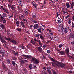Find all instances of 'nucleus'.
I'll return each mask as SVG.
<instances>
[{
    "mask_svg": "<svg viewBox=\"0 0 74 74\" xmlns=\"http://www.w3.org/2000/svg\"><path fill=\"white\" fill-rule=\"evenodd\" d=\"M30 42H31V43H32L33 44H36V42L32 40H31V41H30Z\"/></svg>",
    "mask_w": 74,
    "mask_h": 74,
    "instance_id": "obj_28",
    "label": "nucleus"
},
{
    "mask_svg": "<svg viewBox=\"0 0 74 74\" xmlns=\"http://www.w3.org/2000/svg\"><path fill=\"white\" fill-rule=\"evenodd\" d=\"M23 21H24V22H26V23L27 24L28 23V22H27V19H23Z\"/></svg>",
    "mask_w": 74,
    "mask_h": 74,
    "instance_id": "obj_39",
    "label": "nucleus"
},
{
    "mask_svg": "<svg viewBox=\"0 0 74 74\" xmlns=\"http://www.w3.org/2000/svg\"><path fill=\"white\" fill-rule=\"evenodd\" d=\"M1 16L3 18H5L7 16V15L5 13H3L2 14Z\"/></svg>",
    "mask_w": 74,
    "mask_h": 74,
    "instance_id": "obj_14",
    "label": "nucleus"
},
{
    "mask_svg": "<svg viewBox=\"0 0 74 74\" xmlns=\"http://www.w3.org/2000/svg\"><path fill=\"white\" fill-rule=\"evenodd\" d=\"M47 46V45H43V47H44V49H45V47H46Z\"/></svg>",
    "mask_w": 74,
    "mask_h": 74,
    "instance_id": "obj_59",
    "label": "nucleus"
},
{
    "mask_svg": "<svg viewBox=\"0 0 74 74\" xmlns=\"http://www.w3.org/2000/svg\"><path fill=\"white\" fill-rule=\"evenodd\" d=\"M3 23H5L6 22H7V21H6V20L5 19H4L3 20Z\"/></svg>",
    "mask_w": 74,
    "mask_h": 74,
    "instance_id": "obj_46",
    "label": "nucleus"
},
{
    "mask_svg": "<svg viewBox=\"0 0 74 74\" xmlns=\"http://www.w3.org/2000/svg\"><path fill=\"white\" fill-rule=\"evenodd\" d=\"M38 44L39 45L40 47H42V43L41 42V41H40V40H38Z\"/></svg>",
    "mask_w": 74,
    "mask_h": 74,
    "instance_id": "obj_10",
    "label": "nucleus"
},
{
    "mask_svg": "<svg viewBox=\"0 0 74 74\" xmlns=\"http://www.w3.org/2000/svg\"><path fill=\"white\" fill-rule=\"evenodd\" d=\"M63 45H64V44H61L59 46V48H62V47H63Z\"/></svg>",
    "mask_w": 74,
    "mask_h": 74,
    "instance_id": "obj_26",
    "label": "nucleus"
},
{
    "mask_svg": "<svg viewBox=\"0 0 74 74\" xmlns=\"http://www.w3.org/2000/svg\"><path fill=\"white\" fill-rule=\"evenodd\" d=\"M20 23L21 25V26L22 27H23V28H25L26 27V26H25V24L23 22L21 21Z\"/></svg>",
    "mask_w": 74,
    "mask_h": 74,
    "instance_id": "obj_6",
    "label": "nucleus"
},
{
    "mask_svg": "<svg viewBox=\"0 0 74 74\" xmlns=\"http://www.w3.org/2000/svg\"><path fill=\"white\" fill-rule=\"evenodd\" d=\"M45 58H46V57L44 55L42 57L43 59H45Z\"/></svg>",
    "mask_w": 74,
    "mask_h": 74,
    "instance_id": "obj_52",
    "label": "nucleus"
},
{
    "mask_svg": "<svg viewBox=\"0 0 74 74\" xmlns=\"http://www.w3.org/2000/svg\"><path fill=\"white\" fill-rule=\"evenodd\" d=\"M16 24L17 26H19V21H17V22H16Z\"/></svg>",
    "mask_w": 74,
    "mask_h": 74,
    "instance_id": "obj_29",
    "label": "nucleus"
},
{
    "mask_svg": "<svg viewBox=\"0 0 74 74\" xmlns=\"http://www.w3.org/2000/svg\"><path fill=\"white\" fill-rule=\"evenodd\" d=\"M24 12L25 13V15H28V10H25Z\"/></svg>",
    "mask_w": 74,
    "mask_h": 74,
    "instance_id": "obj_24",
    "label": "nucleus"
},
{
    "mask_svg": "<svg viewBox=\"0 0 74 74\" xmlns=\"http://www.w3.org/2000/svg\"><path fill=\"white\" fill-rule=\"evenodd\" d=\"M0 18H1V20H0L1 21H3V19H5L4 17H3L2 16H1Z\"/></svg>",
    "mask_w": 74,
    "mask_h": 74,
    "instance_id": "obj_33",
    "label": "nucleus"
},
{
    "mask_svg": "<svg viewBox=\"0 0 74 74\" xmlns=\"http://www.w3.org/2000/svg\"><path fill=\"white\" fill-rule=\"evenodd\" d=\"M0 26L2 29H4L5 26L3 24H1Z\"/></svg>",
    "mask_w": 74,
    "mask_h": 74,
    "instance_id": "obj_21",
    "label": "nucleus"
},
{
    "mask_svg": "<svg viewBox=\"0 0 74 74\" xmlns=\"http://www.w3.org/2000/svg\"><path fill=\"white\" fill-rule=\"evenodd\" d=\"M9 4L8 5V7H9V9H10V7L11 8V6L12 5H11V3H9Z\"/></svg>",
    "mask_w": 74,
    "mask_h": 74,
    "instance_id": "obj_23",
    "label": "nucleus"
},
{
    "mask_svg": "<svg viewBox=\"0 0 74 74\" xmlns=\"http://www.w3.org/2000/svg\"><path fill=\"white\" fill-rule=\"evenodd\" d=\"M51 62H53L54 63H55L56 61H55V60L53 58Z\"/></svg>",
    "mask_w": 74,
    "mask_h": 74,
    "instance_id": "obj_57",
    "label": "nucleus"
},
{
    "mask_svg": "<svg viewBox=\"0 0 74 74\" xmlns=\"http://www.w3.org/2000/svg\"><path fill=\"white\" fill-rule=\"evenodd\" d=\"M57 21L58 23H62V20L60 18H58L57 20Z\"/></svg>",
    "mask_w": 74,
    "mask_h": 74,
    "instance_id": "obj_15",
    "label": "nucleus"
},
{
    "mask_svg": "<svg viewBox=\"0 0 74 74\" xmlns=\"http://www.w3.org/2000/svg\"><path fill=\"white\" fill-rule=\"evenodd\" d=\"M58 36H55L53 37V39L54 40L56 41L58 40Z\"/></svg>",
    "mask_w": 74,
    "mask_h": 74,
    "instance_id": "obj_25",
    "label": "nucleus"
},
{
    "mask_svg": "<svg viewBox=\"0 0 74 74\" xmlns=\"http://www.w3.org/2000/svg\"><path fill=\"white\" fill-rule=\"evenodd\" d=\"M47 71H48L49 74H52V72H51V70L48 69L47 70Z\"/></svg>",
    "mask_w": 74,
    "mask_h": 74,
    "instance_id": "obj_30",
    "label": "nucleus"
},
{
    "mask_svg": "<svg viewBox=\"0 0 74 74\" xmlns=\"http://www.w3.org/2000/svg\"><path fill=\"white\" fill-rule=\"evenodd\" d=\"M58 30H60V27H58Z\"/></svg>",
    "mask_w": 74,
    "mask_h": 74,
    "instance_id": "obj_64",
    "label": "nucleus"
},
{
    "mask_svg": "<svg viewBox=\"0 0 74 74\" xmlns=\"http://www.w3.org/2000/svg\"><path fill=\"white\" fill-rule=\"evenodd\" d=\"M49 34L50 35H54V33L53 32H50V33H49Z\"/></svg>",
    "mask_w": 74,
    "mask_h": 74,
    "instance_id": "obj_58",
    "label": "nucleus"
},
{
    "mask_svg": "<svg viewBox=\"0 0 74 74\" xmlns=\"http://www.w3.org/2000/svg\"><path fill=\"white\" fill-rule=\"evenodd\" d=\"M22 56L23 57H24V58H27V59H29L31 62H34V64H36V65L37 64L38 65V64H39L40 61L38 60L37 59L35 58H33L32 57L30 56V55H25L24 54L22 55Z\"/></svg>",
    "mask_w": 74,
    "mask_h": 74,
    "instance_id": "obj_1",
    "label": "nucleus"
},
{
    "mask_svg": "<svg viewBox=\"0 0 74 74\" xmlns=\"http://www.w3.org/2000/svg\"><path fill=\"white\" fill-rule=\"evenodd\" d=\"M4 56H5V53L4 52H3L2 54V58H3V57H4Z\"/></svg>",
    "mask_w": 74,
    "mask_h": 74,
    "instance_id": "obj_31",
    "label": "nucleus"
},
{
    "mask_svg": "<svg viewBox=\"0 0 74 74\" xmlns=\"http://www.w3.org/2000/svg\"><path fill=\"white\" fill-rule=\"evenodd\" d=\"M11 8L12 10H13L14 12L15 11V6H14L12 5L11 6Z\"/></svg>",
    "mask_w": 74,
    "mask_h": 74,
    "instance_id": "obj_16",
    "label": "nucleus"
},
{
    "mask_svg": "<svg viewBox=\"0 0 74 74\" xmlns=\"http://www.w3.org/2000/svg\"><path fill=\"white\" fill-rule=\"evenodd\" d=\"M1 9H2V10H4L5 8H4V7L3 6H1Z\"/></svg>",
    "mask_w": 74,
    "mask_h": 74,
    "instance_id": "obj_61",
    "label": "nucleus"
},
{
    "mask_svg": "<svg viewBox=\"0 0 74 74\" xmlns=\"http://www.w3.org/2000/svg\"><path fill=\"white\" fill-rule=\"evenodd\" d=\"M61 29L62 31H64V28H63V27H61Z\"/></svg>",
    "mask_w": 74,
    "mask_h": 74,
    "instance_id": "obj_53",
    "label": "nucleus"
},
{
    "mask_svg": "<svg viewBox=\"0 0 74 74\" xmlns=\"http://www.w3.org/2000/svg\"><path fill=\"white\" fill-rule=\"evenodd\" d=\"M55 63L56 64V65H58V64H59L60 65L61 64L62 65V63L61 62L56 61Z\"/></svg>",
    "mask_w": 74,
    "mask_h": 74,
    "instance_id": "obj_9",
    "label": "nucleus"
},
{
    "mask_svg": "<svg viewBox=\"0 0 74 74\" xmlns=\"http://www.w3.org/2000/svg\"><path fill=\"white\" fill-rule=\"evenodd\" d=\"M66 54L68 55H70V53H69V48H67L66 49Z\"/></svg>",
    "mask_w": 74,
    "mask_h": 74,
    "instance_id": "obj_11",
    "label": "nucleus"
},
{
    "mask_svg": "<svg viewBox=\"0 0 74 74\" xmlns=\"http://www.w3.org/2000/svg\"><path fill=\"white\" fill-rule=\"evenodd\" d=\"M64 33H67L68 32V30H67V29H66L64 30Z\"/></svg>",
    "mask_w": 74,
    "mask_h": 74,
    "instance_id": "obj_34",
    "label": "nucleus"
},
{
    "mask_svg": "<svg viewBox=\"0 0 74 74\" xmlns=\"http://www.w3.org/2000/svg\"><path fill=\"white\" fill-rule=\"evenodd\" d=\"M33 27L35 29L37 30L39 33H42V32L41 31H44V28H42V26H40L39 28L37 29V28L39 27V25H38V24H36L35 25H34L33 26Z\"/></svg>",
    "mask_w": 74,
    "mask_h": 74,
    "instance_id": "obj_2",
    "label": "nucleus"
},
{
    "mask_svg": "<svg viewBox=\"0 0 74 74\" xmlns=\"http://www.w3.org/2000/svg\"><path fill=\"white\" fill-rule=\"evenodd\" d=\"M6 13H7V14H8V15H9L10 14V13H9V11H8V9L5 8V9L3 10Z\"/></svg>",
    "mask_w": 74,
    "mask_h": 74,
    "instance_id": "obj_7",
    "label": "nucleus"
},
{
    "mask_svg": "<svg viewBox=\"0 0 74 74\" xmlns=\"http://www.w3.org/2000/svg\"><path fill=\"white\" fill-rule=\"evenodd\" d=\"M35 37H40V34H36L35 36Z\"/></svg>",
    "mask_w": 74,
    "mask_h": 74,
    "instance_id": "obj_35",
    "label": "nucleus"
},
{
    "mask_svg": "<svg viewBox=\"0 0 74 74\" xmlns=\"http://www.w3.org/2000/svg\"><path fill=\"white\" fill-rule=\"evenodd\" d=\"M12 64L13 65H15L16 64V63H15V61H12Z\"/></svg>",
    "mask_w": 74,
    "mask_h": 74,
    "instance_id": "obj_42",
    "label": "nucleus"
},
{
    "mask_svg": "<svg viewBox=\"0 0 74 74\" xmlns=\"http://www.w3.org/2000/svg\"><path fill=\"white\" fill-rule=\"evenodd\" d=\"M17 30L18 31V32H21V29L18 28L17 29Z\"/></svg>",
    "mask_w": 74,
    "mask_h": 74,
    "instance_id": "obj_48",
    "label": "nucleus"
},
{
    "mask_svg": "<svg viewBox=\"0 0 74 74\" xmlns=\"http://www.w3.org/2000/svg\"><path fill=\"white\" fill-rule=\"evenodd\" d=\"M66 6H67L68 5H70V4L68 2H66Z\"/></svg>",
    "mask_w": 74,
    "mask_h": 74,
    "instance_id": "obj_47",
    "label": "nucleus"
},
{
    "mask_svg": "<svg viewBox=\"0 0 74 74\" xmlns=\"http://www.w3.org/2000/svg\"><path fill=\"white\" fill-rule=\"evenodd\" d=\"M65 53V51H61V52L60 54V55H64Z\"/></svg>",
    "mask_w": 74,
    "mask_h": 74,
    "instance_id": "obj_13",
    "label": "nucleus"
},
{
    "mask_svg": "<svg viewBox=\"0 0 74 74\" xmlns=\"http://www.w3.org/2000/svg\"><path fill=\"white\" fill-rule=\"evenodd\" d=\"M70 38H74V34H71L70 35Z\"/></svg>",
    "mask_w": 74,
    "mask_h": 74,
    "instance_id": "obj_32",
    "label": "nucleus"
},
{
    "mask_svg": "<svg viewBox=\"0 0 74 74\" xmlns=\"http://www.w3.org/2000/svg\"><path fill=\"white\" fill-rule=\"evenodd\" d=\"M18 2L20 6H23V5L22 4V2L21 0H19L18 1Z\"/></svg>",
    "mask_w": 74,
    "mask_h": 74,
    "instance_id": "obj_12",
    "label": "nucleus"
},
{
    "mask_svg": "<svg viewBox=\"0 0 74 74\" xmlns=\"http://www.w3.org/2000/svg\"><path fill=\"white\" fill-rule=\"evenodd\" d=\"M2 66L3 67V69L4 70H8V74H12L13 73H12V71H11L8 68H7L6 66H5V65H2Z\"/></svg>",
    "mask_w": 74,
    "mask_h": 74,
    "instance_id": "obj_4",
    "label": "nucleus"
},
{
    "mask_svg": "<svg viewBox=\"0 0 74 74\" xmlns=\"http://www.w3.org/2000/svg\"><path fill=\"white\" fill-rule=\"evenodd\" d=\"M32 66V68H33V69H36V66L35 65H33Z\"/></svg>",
    "mask_w": 74,
    "mask_h": 74,
    "instance_id": "obj_56",
    "label": "nucleus"
},
{
    "mask_svg": "<svg viewBox=\"0 0 74 74\" xmlns=\"http://www.w3.org/2000/svg\"><path fill=\"white\" fill-rule=\"evenodd\" d=\"M11 52H12L13 54H14V52H15V51L14 50H11Z\"/></svg>",
    "mask_w": 74,
    "mask_h": 74,
    "instance_id": "obj_60",
    "label": "nucleus"
},
{
    "mask_svg": "<svg viewBox=\"0 0 74 74\" xmlns=\"http://www.w3.org/2000/svg\"><path fill=\"white\" fill-rule=\"evenodd\" d=\"M17 8L18 10H21V8L19 6H17Z\"/></svg>",
    "mask_w": 74,
    "mask_h": 74,
    "instance_id": "obj_36",
    "label": "nucleus"
},
{
    "mask_svg": "<svg viewBox=\"0 0 74 74\" xmlns=\"http://www.w3.org/2000/svg\"><path fill=\"white\" fill-rule=\"evenodd\" d=\"M14 55L15 56H18V51L15 52L13 53Z\"/></svg>",
    "mask_w": 74,
    "mask_h": 74,
    "instance_id": "obj_20",
    "label": "nucleus"
},
{
    "mask_svg": "<svg viewBox=\"0 0 74 74\" xmlns=\"http://www.w3.org/2000/svg\"><path fill=\"white\" fill-rule=\"evenodd\" d=\"M68 24L69 25H71V20H69L68 21Z\"/></svg>",
    "mask_w": 74,
    "mask_h": 74,
    "instance_id": "obj_45",
    "label": "nucleus"
},
{
    "mask_svg": "<svg viewBox=\"0 0 74 74\" xmlns=\"http://www.w3.org/2000/svg\"><path fill=\"white\" fill-rule=\"evenodd\" d=\"M49 58L50 60H51V61H52L53 59V58L52 57H49Z\"/></svg>",
    "mask_w": 74,
    "mask_h": 74,
    "instance_id": "obj_51",
    "label": "nucleus"
},
{
    "mask_svg": "<svg viewBox=\"0 0 74 74\" xmlns=\"http://www.w3.org/2000/svg\"><path fill=\"white\" fill-rule=\"evenodd\" d=\"M8 16L9 17V18H10H10H12V15L11 14L9 15Z\"/></svg>",
    "mask_w": 74,
    "mask_h": 74,
    "instance_id": "obj_49",
    "label": "nucleus"
},
{
    "mask_svg": "<svg viewBox=\"0 0 74 74\" xmlns=\"http://www.w3.org/2000/svg\"><path fill=\"white\" fill-rule=\"evenodd\" d=\"M38 50L39 52H40V53H41V52H42V48H41V47H38Z\"/></svg>",
    "mask_w": 74,
    "mask_h": 74,
    "instance_id": "obj_8",
    "label": "nucleus"
},
{
    "mask_svg": "<svg viewBox=\"0 0 74 74\" xmlns=\"http://www.w3.org/2000/svg\"><path fill=\"white\" fill-rule=\"evenodd\" d=\"M59 66H60L61 67H62V68H63L64 67L65 65H59Z\"/></svg>",
    "mask_w": 74,
    "mask_h": 74,
    "instance_id": "obj_40",
    "label": "nucleus"
},
{
    "mask_svg": "<svg viewBox=\"0 0 74 74\" xmlns=\"http://www.w3.org/2000/svg\"><path fill=\"white\" fill-rule=\"evenodd\" d=\"M25 46H24L23 45H22L21 47V49H25Z\"/></svg>",
    "mask_w": 74,
    "mask_h": 74,
    "instance_id": "obj_38",
    "label": "nucleus"
},
{
    "mask_svg": "<svg viewBox=\"0 0 74 74\" xmlns=\"http://www.w3.org/2000/svg\"><path fill=\"white\" fill-rule=\"evenodd\" d=\"M40 37L41 40H44V36L42 35L41 34H40Z\"/></svg>",
    "mask_w": 74,
    "mask_h": 74,
    "instance_id": "obj_17",
    "label": "nucleus"
},
{
    "mask_svg": "<svg viewBox=\"0 0 74 74\" xmlns=\"http://www.w3.org/2000/svg\"><path fill=\"white\" fill-rule=\"evenodd\" d=\"M34 41H37V42H38V40L36 38L34 39Z\"/></svg>",
    "mask_w": 74,
    "mask_h": 74,
    "instance_id": "obj_62",
    "label": "nucleus"
},
{
    "mask_svg": "<svg viewBox=\"0 0 74 74\" xmlns=\"http://www.w3.org/2000/svg\"><path fill=\"white\" fill-rule=\"evenodd\" d=\"M7 62L8 63V64H11V61L9 59H8L7 60Z\"/></svg>",
    "mask_w": 74,
    "mask_h": 74,
    "instance_id": "obj_22",
    "label": "nucleus"
},
{
    "mask_svg": "<svg viewBox=\"0 0 74 74\" xmlns=\"http://www.w3.org/2000/svg\"><path fill=\"white\" fill-rule=\"evenodd\" d=\"M32 5L34 7H35V8H37V4L36 3H32Z\"/></svg>",
    "mask_w": 74,
    "mask_h": 74,
    "instance_id": "obj_27",
    "label": "nucleus"
},
{
    "mask_svg": "<svg viewBox=\"0 0 74 74\" xmlns=\"http://www.w3.org/2000/svg\"><path fill=\"white\" fill-rule=\"evenodd\" d=\"M32 18H34V19H36V16L35 15H32Z\"/></svg>",
    "mask_w": 74,
    "mask_h": 74,
    "instance_id": "obj_50",
    "label": "nucleus"
},
{
    "mask_svg": "<svg viewBox=\"0 0 74 74\" xmlns=\"http://www.w3.org/2000/svg\"><path fill=\"white\" fill-rule=\"evenodd\" d=\"M47 31H49V33H51V30H49V29H47Z\"/></svg>",
    "mask_w": 74,
    "mask_h": 74,
    "instance_id": "obj_63",
    "label": "nucleus"
},
{
    "mask_svg": "<svg viewBox=\"0 0 74 74\" xmlns=\"http://www.w3.org/2000/svg\"><path fill=\"white\" fill-rule=\"evenodd\" d=\"M20 63H21L22 64H23L24 63V62L23 60H21V61Z\"/></svg>",
    "mask_w": 74,
    "mask_h": 74,
    "instance_id": "obj_43",
    "label": "nucleus"
},
{
    "mask_svg": "<svg viewBox=\"0 0 74 74\" xmlns=\"http://www.w3.org/2000/svg\"><path fill=\"white\" fill-rule=\"evenodd\" d=\"M31 45H32V44L29 43L28 45L26 47H27V49H29V47H31Z\"/></svg>",
    "mask_w": 74,
    "mask_h": 74,
    "instance_id": "obj_18",
    "label": "nucleus"
},
{
    "mask_svg": "<svg viewBox=\"0 0 74 74\" xmlns=\"http://www.w3.org/2000/svg\"><path fill=\"white\" fill-rule=\"evenodd\" d=\"M23 71L25 74H26L27 73V70L25 68L23 69Z\"/></svg>",
    "mask_w": 74,
    "mask_h": 74,
    "instance_id": "obj_19",
    "label": "nucleus"
},
{
    "mask_svg": "<svg viewBox=\"0 0 74 74\" xmlns=\"http://www.w3.org/2000/svg\"><path fill=\"white\" fill-rule=\"evenodd\" d=\"M29 67L30 69H32V67H33V66L32 65H29Z\"/></svg>",
    "mask_w": 74,
    "mask_h": 74,
    "instance_id": "obj_55",
    "label": "nucleus"
},
{
    "mask_svg": "<svg viewBox=\"0 0 74 74\" xmlns=\"http://www.w3.org/2000/svg\"><path fill=\"white\" fill-rule=\"evenodd\" d=\"M57 52H58V53H59L60 54V52H61V51L59 50V49H57Z\"/></svg>",
    "mask_w": 74,
    "mask_h": 74,
    "instance_id": "obj_54",
    "label": "nucleus"
},
{
    "mask_svg": "<svg viewBox=\"0 0 74 74\" xmlns=\"http://www.w3.org/2000/svg\"><path fill=\"white\" fill-rule=\"evenodd\" d=\"M53 74H57V73H56V71L53 70Z\"/></svg>",
    "mask_w": 74,
    "mask_h": 74,
    "instance_id": "obj_41",
    "label": "nucleus"
},
{
    "mask_svg": "<svg viewBox=\"0 0 74 74\" xmlns=\"http://www.w3.org/2000/svg\"><path fill=\"white\" fill-rule=\"evenodd\" d=\"M50 52H51V51L49 50H48L47 51V53L49 54L50 53Z\"/></svg>",
    "mask_w": 74,
    "mask_h": 74,
    "instance_id": "obj_44",
    "label": "nucleus"
},
{
    "mask_svg": "<svg viewBox=\"0 0 74 74\" xmlns=\"http://www.w3.org/2000/svg\"><path fill=\"white\" fill-rule=\"evenodd\" d=\"M4 38H5V40H6L9 41H10L11 42L12 44H15V45H16V44H17L18 43L15 40L13 39L12 38H7L6 36H4Z\"/></svg>",
    "mask_w": 74,
    "mask_h": 74,
    "instance_id": "obj_3",
    "label": "nucleus"
},
{
    "mask_svg": "<svg viewBox=\"0 0 74 74\" xmlns=\"http://www.w3.org/2000/svg\"><path fill=\"white\" fill-rule=\"evenodd\" d=\"M0 40L2 44H7V41L4 38H0Z\"/></svg>",
    "mask_w": 74,
    "mask_h": 74,
    "instance_id": "obj_5",
    "label": "nucleus"
},
{
    "mask_svg": "<svg viewBox=\"0 0 74 74\" xmlns=\"http://www.w3.org/2000/svg\"><path fill=\"white\" fill-rule=\"evenodd\" d=\"M32 22L34 23H37V20H33Z\"/></svg>",
    "mask_w": 74,
    "mask_h": 74,
    "instance_id": "obj_37",
    "label": "nucleus"
}]
</instances>
